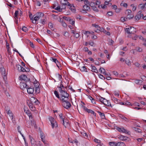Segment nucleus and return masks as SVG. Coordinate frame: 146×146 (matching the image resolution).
<instances>
[{"mask_svg": "<svg viewBox=\"0 0 146 146\" xmlns=\"http://www.w3.org/2000/svg\"><path fill=\"white\" fill-rule=\"evenodd\" d=\"M61 81L60 86H58V90L60 93L61 98L60 100L62 103L63 106L66 109L69 108L71 106V104L68 101L69 94L65 91V88Z\"/></svg>", "mask_w": 146, "mask_h": 146, "instance_id": "f257e3e1", "label": "nucleus"}, {"mask_svg": "<svg viewBox=\"0 0 146 146\" xmlns=\"http://www.w3.org/2000/svg\"><path fill=\"white\" fill-rule=\"evenodd\" d=\"M44 13H38L34 15V18H31V20L32 21V23L34 24H37V21L39 19L42 18L44 16Z\"/></svg>", "mask_w": 146, "mask_h": 146, "instance_id": "f03ea898", "label": "nucleus"}, {"mask_svg": "<svg viewBox=\"0 0 146 146\" xmlns=\"http://www.w3.org/2000/svg\"><path fill=\"white\" fill-rule=\"evenodd\" d=\"M125 31L128 34H133L135 33L136 29L133 27H129V28H126Z\"/></svg>", "mask_w": 146, "mask_h": 146, "instance_id": "7ed1b4c3", "label": "nucleus"}, {"mask_svg": "<svg viewBox=\"0 0 146 146\" xmlns=\"http://www.w3.org/2000/svg\"><path fill=\"white\" fill-rule=\"evenodd\" d=\"M49 119L52 128L54 127H56L58 126L57 123L52 117L51 116L49 118Z\"/></svg>", "mask_w": 146, "mask_h": 146, "instance_id": "20e7f679", "label": "nucleus"}, {"mask_svg": "<svg viewBox=\"0 0 146 146\" xmlns=\"http://www.w3.org/2000/svg\"><path fill=\"white\" fill-rule=\"evenodd\" d=\"M100 100L101 102L106 106H111L110 103L108 100H107L106 99L102 97H101L100 98Z\"/></svg>", "mask_w": 146, "mask_h": 146, "instance_id": "39448f33", "label": "nucleus"}, {"mask_svg": "<svg viewBox=\"0 0 146 146\" xmlns=\"http://www.w3.org/2000/svg\"><path fill=\"white\" fill-rule=\"evenodd\" d=\"M81 107L85 111L93 114L94 116L96 117V114L93 111L88 109L86 107L83 105H82Z\"/></svg>", "mask_w": 146, "mask_h": 146, "instance_id": "423d86ee", "label": "nucleus"}, {"mask_svg": "<svg viewBox=\"0 0 146 146\" xmlns=\"http://www.w3.org/2000/svg\"><path fill=\"white\" fill-rule=\"evenodd\" d=\"M143 16V14L142 13V12L141 11H139L135 17V19L136 20H139Z\"/></svg>", "mask_w": 146, "mask_h": 146, "instance_id": "0eeeda50", "label": "nucleus"}, {"mask_svg": "<svg viewBox=\"0 0 146 146\" xmlns=\"http://www.w3.org/2000/svg\"><path fill=\"white\" fill-rule=\"evenodd\" d=\"M40 138H41L42 141L44 143L45 145L46 146H47V144H46V141L45 139V135L44 134V133L42 132L41 131L40 132Z\"/></svg>", "mask_w": 146, "mask_h": 146, "instance_id": "6e6552de", "label": "nucleus"}, {"mask_svg": "<svg viewBox=\"0 0 146 146\" xmlns=\"http://www.w3.org/2000/svg\"><path fill=\"white\" fill-rule=\"evenodd\" d=\"M87 4H85V5L83 6V9L81 11L82 13H86V11H88L90 10V7L88 6Z\"/></svg>", "mask_w": 146, "mask_h": 146, "instance_id": "1a4fd4ad", "label": "nucleus"}, {"mask_svg": "<svg viewBox=\"0 0 146 146\" xmlns=\"http://www.w3.org/2000/svg\"><path fill=\"white\" fill-rule=\"evenodd\" d=\"M30 101L32 104H34L35 105H37L39 103V101L36 99L34 97H31L30 99Z\"/></svg>", "mask_w": 146, "mask_h": 146, "instance_id": "9d476101", "label": "nucleus"}, {"mask_svg": "<svg viewBox=\"0 0 146 146\" xmlns=\"http://www.w3.org/2000/svg\"><path fill=\"white\" fill-rule=\"evenodd\" d=\"M28 87L27 84L24 82H21L20 84V88L21 89H23L25 88L27 89Z\"/></svg>", "mask_w": 146, "mask_h": 146, "instance_id": "9b49d317", "label": "nucleus"}, {"mask_svg": "<svg viewBox=\"0 0 146 146\" xmlns=\"http://www.w3.org/2000/svg\"><path fill=\"white\" fill-rule=\"evenodd\" d=\"M68 6L69 8L74 13L76 11V9L75 7L72 4H70V5H68Z\"/></svg>", "mask_w": 146, "mask_h": 146, "instance_id": "f8f14e48", "label": "nucleus"}, {"mask_svg": "<svg viewBox=\"0 0 146 146\" xmlns=\"http://www.w3.org/2000/svg\"><path fill=\"white\" fill-rule=\"evenodd\" d=\"M5 110L6 111H7V113L9 114L11 117V119L12 120L13 119V114L11 113V111L10 110H8V107H7L5 108Z\"/></svg>", "mask_w": 146, "mask_h": 146, "instance_id": "ddd939ff", "label": "nucleus"}, {"mask_svg": "<svg viewBox=\"0 0 146 146\" xmlns=\"http://www.w3.org/2000/svg\"><path fill=\"white\" fill-rule=\"evenodd\" d=\"M30 120L31 121V123H30L28 121H27V122H26L27 125L28 126L31 125L32 126H35L36 125L35 122L34 121V120H32V119Z\"/></svg>", "mask_w": 146, "mask_h": 146, "instance_id": "4468645a", "label": "nucleus"}, {"mask_svg": "<svg viewBox=\"0 0 146 146\" xmlns=\"http://www.w3.org/2000/svg\"><path fill=\"white\" fill-rule=\"evenodd\" d=\"M62 76L58 73L56 74L55 75V78L57 81L60 80Z\"/></svg>", "mask_w": 146, "mask_h": 146, "instance_id": "2eb2a0df", "label": "nucleus"}, {"mask_svg": "<svg viewBox=\"0 0 146 146\" xmlns=\"http://www.w3.org/2000/svg\"><path fill=\"white\" fill-rule=\"evenodd\" d=\"M27 90L28 93L29 94H33L34 92V89L33 88H29L27 89Z\"/></svg>", "mask_w": 146, "mask_h": 146, "instance_id": "dca6fc26", "label": "nucleus"}, {"mask_svg": "<svg viewBox=\"0 0 146 146\" xmlns=\"http://www.w3.org/2000/svg\"><path fill=\"white\" fill-rule=\"evenodd\" d=\"M29 138L31 140V142L33 146H35L36 145V142L33 138L31 136H29Z\"/></svg>", "mask_w": 146, "mask_h": 146, "instance_id": "f3484780", "label": "nucleus"}, {"mask_svg": "<svg viewBox=\"0 0 146 146\" xmlns=\"http://www.w3.org/2000/svg\"><path fill=\"white\" fill-rule=\"evenodd\" d=\"M0 71L2 75H7V73L6 72L5 68L3 67L0 68Z\"/></svg>", "mask_w": 146, "mask_h": 146, "instance_id": "a211bd4d", "label": "nucleus"}, {"mask_svg": "<svg viewBox=\"0 0 146 146\" xmlns=\"http://www.w3.org/2000/svg\"><path fill=\"white\" fill-rule=\"evenodd\" d=\"M61 4H62L64 5H70V3L66 0H61L60 1ZM65 7V6L63 7Z\"/></svg>", "mask_w": 146, "mask_h": 146, "instance_id": "6ab92c4d", "label": "nucleus"}, {"mask_svg": "<svg viewBox=\"0 0 146 146\" xmlns=\"http://www.w3.org/2000/svg\"><path fill=\"white\" fill-rule=\"evenodd\" d=\"M5 124L2 121V124L0 126V130L1 131H5Z\"/></svg>", "mask_w": 146, "mask_h": 146, "instance_id": "aec40b11", "label": "nucleus"}, {"mask_svg": "<svg viewBox=\"0 0 146 146\" xmlns=\"http://www.w3.org/2000/svg\"><path fill=\"white\" fill-rule=\"evenodd\" d=\"M99 71L101 73L104 74V75L107 76L108 75V74L106 73L105 70L103 68H100Z\"/></svg>", "mask_w": 146, "mask_h": 146, "instance_id": "412c9836", "label": "nucleus"}, {"mask_svg": "<svg viewBox=\"0 0 146 146\" xmlns=\"http://www.w3.org/2000/svg\"><path fill=\"white\" fill-rule=\"evenodd\" d=\"M26 113L29 117L30 120L32 119L33 117L32 114L29 111L27 110L26 111Z\"/></svg>", "mask_w": 146, "mask_h": 146, "instance_id": "4be33fe9", "label": "nucleus"}, {"mask_svg": "<svg viewBox=\"0 0 146 146\" xmlns=\"http://www.w3.org/2000/svg\"><path fill=\"white\" fill-rule=\"evenodd\" d=\"M81 133L82 135L85 138H87L88 137V134L86 133L85 131H83L82 132H81Z\"/></svg>", "mask_w": 146, "mask_h": 146, "instance_id": "5701e85b", "label": "nucleus"}, {"mask_svg": "<svg viewBox=\"0 0 146 146\" xmlns=\"http://www.w3.org/2000/svg\"><path fill=\"white\" fill-rule=\"evenodd\" d=\"M119 139L122 141H125L127 139L128 137L123 135H121L119 137Z\"/></svg>", "mask_w": 146, "mask_h": 146, "instance_id": "b1692460", "label": "nucleus"}, {"mask_svg": "<svg viewBox=\"0 0 146 146\" xmlns=\"http://www.w3.org/2000/svg\"><path fill=\"white\" fill-rule=\"evenodd\" d=\"M19 78L20 80L25 81L26 80L27 78V77L26 75H23L20 76Z\"/></svg>", "mask_w": 146, "mask_h": 146, "instance_id": "393cba45", "label": "nucleus"}, {"mask_svg": "<svg viewBox=\"0 0 146 146\" xmlns=\"http://www.w3.org/2000/svg\"><path fill=\"white\" fill-rule=\"evenodd\" d=\"M63 125L66 127H69L70 125L69 123L67 121H63Z\"/></svg>", "mask_w": 146, "mask_h": 146, "instance_id": "a878e982", "label": "nucleus"}, {"mask_svg": "<svg viewBox=\"0 0 146 146\" xmlns=\"http://www.w3.org/2000/svg\"><path fill=\"white\" fill-rule=\"evenodd\" d=\"M135 82L137 84L141 85L143 81L141 80H135Z\"/></svg>", "mask_w": 146, "mask_h": 146, "instance_id": "bb28decb", "label": "nucleus"}, {"mask_svg": "<svg viewBox=\"0 0 146 146\" xmlns=\"http://www.w3.org/2000/svg\"><path fill=\"white\" fill-rule=\"evenodd\" d=\"M59 117L60 119L62 121H64V119L65 117L63 115L62 113H60L59 114Z\"/></svg>", "mask_w": 146, "mask_h": 146, "instance_id": "cd10ccee", "label": "nucleus"}, {"mask_svg": "<svg viewBox=\"0 0 146 146\" xmlns=\"http://www.w3.org/2000/svg\"><path fill=\"white\" fill-rule=\"evenodd\" d=\"M119 117L126 121H129L128 118L122 115H120Z\"/></svg>", "mask_w": 146, "mask_h": 146, "instance_id": "c85d7f7f", "label": "nucleus"}, {"mask_svg": "<svg viewBox=\"0 0 146 146\" xmlns=\"http://www.w3.org/2000/svg\"><path fill=\"white\" fill-rule=\"evenodd\" d=\"M98 113L102 119H104L105 118V116L104 113H102L100 111H98Z\"/></svg>", "mask_w": 146, "mask_h": 146, "instance_id": "c756f323", "label": "nucleus"}, {"mask_svg": "<svg viewBox=\"0 0 146 146\" xmlns=\"http://www.w3.org/2000/svg\"><path fill=\"white\" fill-rule=\"evenodd\" d=\"M63 19H60V22H61L62 26L63 27H66L67 26V24L64 22L63 21Z\"/></svg>", "mask_w": 146, "mask_h": 146, "instance_id": "7c9ffc66", "label": "nucleus"}, {"mask_svg": "<svg viewBox=\"0 0 146 146\" xmlns=\"http://www.w3.org/2000/svg\"><path fill=\"white\" fill-rule=\"evenodd\" d=\"M91 66V69L92 71L96 73L98 72V70L95 66Z\"/></svg>", "mask_w": 146, "mask_h": 146, "instance_id": "2f4dec72", "label": "nucleus"}, {"mask_svg": "<svg viewBox=\"0 0 146 146\" xmlns=\"http://www.w3.org/2000/svg\"><path fill=\"white\" fill-rule=\"evenodd\" d=\"M65 7H63L62 8H60V7L59 6H58L56 7L55 8V10H57L59 12H62V9H65Z\"/></svg>", "mask_w": 146, "mask_h": 146, "instance_id": "473e14b6", "label": "nucleus"}, {"mask_svg": "<svg viewBox=\"0 0 146 146\" xmlns=\"http://www.w3.org/2000/svg\"><path fill=\"white\" fill-rule=\"evenodd\" d=\"M116 146H125V144L122 142H118L117 143Z\"/></svg>", "mask_w": 146, "mask_h": 146, "instance_id": "72a5a7b5", "label": "nucleus"}, {"mask_svg": "<svg viewBox=\"0 0 146 146\" xmlns=\"http://www.w3.org/2000/svg\"><path fill=\"white\" fill-rule=\"evenodd\" d=\"M121 132L126 133H129V131H128L127 130L124 129L123 127L122 128Z\"/></svg>", "mask_w": 146, "mask_h": 146, "instance_id": "f704fd0d", "label": "nucleus"}, {"mask_svg": "<svg viewBox=\"0 0 146 146\" xmlns=\"http://www.w3.org/2000/svg\"><path fill=\"white\" fill-rule=\"evenodd\" d=\"M82 33H84V35L87 36V37H88L89 36V34H90V33L89 31H83Z\"/></svg>", "mask_w": 146, "mask_h": 146, "instance_id": "c9c22d12", "label": "nucleus"}, {"mask_svg": "<svg viewBox=\"0 0 146 146\" xmlns=\"http://www.w3.org/2000/svg\"><path fill=\"white\" fill-rule=\"evenodd\" d=\"M54 93L57 98H58L60 99V100L61 97L60 98L58 92L56 90L54 91Z\"/></svg>", "mask_w": 146, "mask_h": 146, "instance_id": "e433bc0d", "label": "nucleus"}, {"mask_svg": "<svg viewBox=\"0 0 146 146\" xmlns=\"http://www.w3.org/2000/svg\"><path fill=\"white\" fill-rule=\"evenodd\" d=\"M40 90V88L39 87L35 88V93L37 94L39 93Z\"/></svg>", "mask_w": 146, "mask_h": 146, "instance_id": "4c0bfd02", "label": "nucleus"}, {"mask_svg": "<svg viewBox=\"0 0 146 146\" xmlns=\"http://www.w3.org/2000/svg\"><path fill=\"white\" fill-rule=\"evenodd\" d=\"M112 100L116 104H118L119 102V100L115 98H113Z\"/></svg>", "mask_w": 146, "mask_h": 146, "instance_id": "58836bf2", "label": "nucleus"}, {"mask_svg": "<svg viewBox=\"0 0 146 146\" xmlns=\"http://www.w3.org/2000/svg\"><path fill=\"white\" fill-rule=\"evenodd\" d=\"M138 7L141 9H143L145 7V5L144 4H141L138 5Z\"/></svg>", "mask_w": 146, "mask_h": 146, "instance_id": "ea45409f", "label": "nucleus"}, {"mask_svg": "<svg viewBox=\"0 0 146 146\" xmlns=\"http://www.w3.org/2000/svg\"><path fill=\"white\" fill-rule=\"evenodd\" d=\"M117 143L113 142H110L109 144L110 146H116Z\"/></svg>", "mask_w": 146, "mask_h": 146, "instance_id": "a19ab883", "label": "nucleus"}, {"mask_svg": "<svg viewBox=\"0 0 146 146\" xmlns=\"http://www.w3.org/2000/svg\"><path fill=\"white\" fill-rule=\"evenodd\" d=\"M131 11L129 9L127 10L126 11L125 13L127 15L131 14Z\"/></svg>", "mask_w": 146, "mask_h": 146, "instance_id": "79ce46f5", "label": "nucleus"}, {"mask_svg": "<svg viewBox=\"0 0 146 146\" xmlns=\"http://www.w3.org/2000/svg\"><path fill=\"white\" fill-rule=\"evenodd\" d=\"M133 15L131 14L130 15H127V18H128L129 19H132L133 18Z\"/></svg>", "mask_w": 146, "mask_h": 146, "instance_id": "37998d69", "label": "nucleus"}, {"mask_svg": "<svg viewBox=\"0 0 146 146\" xmlns=\"http://www.w3.org/2000/svg\"><path fill=\"white\" fill-rule=\"evenodd\" d=\"M78 1H83L84 2L85 4H87L88 3V0H76Z\"/></svg>", "mask_w": 146, "mask_h": 146, "instance_id": "c03bdc74", "label": "nucleus"}, {"mask_svg": "<svg viewBox=\"0 0 146 146\" xmlns=\"http://www.w3.org/2000/svg\"><path fill=\"white\" fill-rule=\"evenodd\" d=\"M136 49L137 51L138 52H142V49L139 47H136Z\"/></svg>", "mask_w": 146, "mask_h": 146, "instance_id": "a18cd8bd", "label": "nucleus"}, {"mask_svg": "<svg viewBox=\"0 0 146 146\" xmlns=\"http://www.w3.org/2000/svg\"><path fill=\"white\" fill-rule=\"evenodd\" d=\"M92 26L94 27H95L96 28L98 29H98L100 28V27L98 26V25L96 24H92Z\"/></svg>", "mask_w": 146, "mask_h": 146, "instance_id": "49530a36", "label": "nucleus"}, {"mask_svg": "<svg viewBox=\"0 0 146 146\" xmlns=\"http://www.w3.org/2000/svg\"><path fill=\"white\" fill-rule=\"evenodd\" d=\"M27 69V70H26L25 68L22 67L20 71L23 72H28L29 69Z\"/></svg>", "mask_w": 146, "mask_h": 146, "instance_id": "de8ad7c7", "label": "nucleus"}, {"mask_svg": "<svg viewBox=\"0 0 146 146\" xmlns=\"http://www.w3.org/2000/svg\"><path fill=\"white\" fill-rule=\"evenodd\" d=\"M22 66L19 64H17L16 67L17 68V69L19 71H20Z\"/></svg>", "mask_w": 146, "mask_h": 146, "instance_id": "09e8293b", "label": "nucleus"}, {"mask_svg": "<svg viewBox=\"0 0 146 146\" xmlns=\"http://www.w3.org/2000/svg\"><path fill=\"white\" fill-rule=\"evenodd\" d=\"M88 43L91 46H95L94 43L92 41H90Z\"/></svg>", "mask_w": 146, "mask_h": 146, "instance_id": "8fccbe9b", "label": "nucleus"}, {"mask_svg": "<svg viewBox=\"0 0 146 146\" xmlns=\"http://www.w3.org/2000/svg\"><path fill=\"white\" fill-rule=\"evenodd\" d=\"M135 131L138 133H141V130L137 128H135Z\"/></svg>", "mask_w": 146, "mask_h": 146, "instance_id": "3c124183", "label": "nucleus"}, {"mask_svg": "<svg viewBox=\"0 0 146 146\" xmlns=\"http://www.w3.org/2000/svg\"><path fill=\"white\" fill-rule=\"evenodd\" d=\"M73 36L76 38H77L79 37L80 35L79 33H76L74 35H73Z\"/></svg>", "mask_w": 146, "mask_h": 146, "instance_id": "603ef678", "label": "nucleus"}, {"mask_svg": "<svg viewBox=\"0 0 146 146\" xmlns=\"http://www.w3.org/2000/svg\"><path fill=\"white\" fill-rule=\"evenodd\" d=\"M22 30L25 32H27L28 31V29L25 27H23L22 28Z\"/></svg>", "mask_w": 146, "mask_h": 146, "instance_id": "864d4df0", "label": "nucleus"}, {"mask_svg": "<svg viewBox=\"0 0 146 146\" xmlns=\"http://www.w3.org/2000/svg\"><path fill=\"white\" fill-rule=\"evenodd\" d=\"M125 63L127 65L130 66L131 65L130 62L129 60H127L125 61Z\"/></svg>", "mask_w": 146, "mask_h": 146, "instance_id": "5fc2aeb1", "label": "nucleus"}, {"mask_svg": "<svg viewBox=\"0 0 146 146\" xmlns=\"http://www.w3.org/2000/svg\"><path fill=\"white\" fill-rule=\"evenodd\" d=\"M35 88L39 87V84L37 82H35L34 83Z\"/></svg>", "mask_w": 146, "mask_h": 146, "instance_id": "6e6d98bb", "label": "nucleus"}, {"mask_svg": "<svg viewBox=\"0 0 146 146\" xmlns=\"http://www.w3.org/2000/svg\"><path fill=\"white\" fill-rule=\"evenodd\" d=\"M55 63L56 64L58 68H59V67L60 66V63L59 62V61L58 60H57Z\"/></svg>", "mask_w": 146, "mask_h": 146, "instance_id": "4d7b16f0", "label": "nucleus"}, {"mask_svg": "<svg viewBox=\"0 0 146 146\" xmlns=\"http://www.w3.org/2000/svg\"><path fill=\"white\" fill-rule=\"evenodd\" d=\"M48 27L50 29H53V24L51 23H49L48 24Z\"/></svg>", "mask_w": 146, "mask_h": 146, "instance_id": "13d9d810", "label": "nucleus"}, {"mask_svg": "<svg viewBox=\"0 0 146 146\" xmlns=\"http://www.w3.org/2000/svg\"><path fill=\"white\" fill-rule=\"evenodd\" d=\"M64 35L65 36V37H67L69 36V34L68 32L66 31L64 33Z\"/></svg>", "mask_w": 146, "mask_h": 146, "instance_id": "bf43d9fd", "label": "nucleus"}, {"mask_svg": "<svg viewBox=\"0 0 146 146\" xmlns=\"http://www.w3.org/2000/svg\"><path fill=\"white\" fill-rule=\"evenodd\" d=\"M134 65L137 67H140V64L137 62H136L134 63Z\"/></svg>", "mask_w": 146, "mask_h": 146, "instance_id": "052dcab7", "label": "nucleus"}, {"mask_svg": "<svg viewBox=\"0 0 146 146\" xmlns=\"http://www.w3.org/2000/svg\"><path fill=\"white\" fill-rule=\"evenodd\" d=\"M69 22H70V23L72 25H73L74 24L75 21L74 20L70 19Z\"/></svg>", "mask_w": 146, "mask_h": 146, "instance_id": "680f3d73", "label": "nucleus"}, {"mask_svg": "<svg viewBox=\"0 0 146 146\" xmlns=\"http://www.w3.org/2000/svg\"><path fill=\"white\" fill-rule=\"evenodd\" d=\"M94 141L95 142L98 143H100V140H99L96 138L94 139Z\"/></svg>", "mask_w": 146, "mask_h": 146, "instance_id": "e2e57ef3", "label": "nucleus"}, {"mask_svg": "<svg viewBox=\"0 0 146 146\" xmlns=\"http://www.w3.org/2000/svg\"><path fill=\"white\" fill-rule=\"evenodd\" d=\"M131 7H132V10L133 11H135L136 9V7L134 6L133 4H132L131 5Z\"/></svg>", "mask_w": 146, "mask_h": 146, "instance_id": "0e129e2a", "label": "nucleus"}, {"mask_svg": "<svg viewBox=\"0 0 146 146\" xmlns=\"http://www.w3.org/2000/svg\"><path fill=\"white\" fill-rule=\"evenodd\" d=\"M64 19H65V20H66L67 21H70V18L68 17H63Z\"/></svg>", "mask_w": 146, "mask_h": 146, "instance_id": "69168bd1", "label": "nucleus"}, {"mask_svg": "<svg viewBox=\"0 0 146 146\" xmlns=\"http://www.w3.org/2000/svg\"><path fill=\"white\" fill-rule=\"evenodd\" d=\"M50 60H51L53 62H54L55 63L56 61L57 60L56 59L53 58L52 57L51 58H50Z\"/></svg>", "mask_w": 146, "mask_h": 146, "instance_id": "338daca9", "label": "nucleus"}, {"mask_svg": "<svg viewBox=\"0 0 146 146\" xmlns=\"http://www.w3.org/2000/svg\"><path fill=\"white\" fill-rule=\"evenodd\" d=\"M108 15L109 16H111L113 15V13L112 12L110 11L108 12Z\"/></svg>", "mask_w": 146, "mask_h": 146, "instance_id": "774afa93", "label": "nucleus"}]
</instances>
